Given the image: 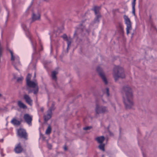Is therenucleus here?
Segmentation results:
<instances>
[{"mask_svg":"<svg viewBox=\"0 0 157 157\" xmlns=\"http://www.w3.org/2000/svg\"><path fill=\"white\" fill-rule=\"evenodd\" d=\"M123 100L126 109H130L133 105L132 94L131 89L128 86L123 87L121 90Z\"/></svg>","mask_w":157,"mask_h":157,"instance_id":"nucleus-1","label":"nucleus"},{"mask_svg":"<svg viewBox=\"0 0 157 157\" xmlns=\"http://www.w3.org/2000/svg\"><path fill=\"white\" fill-rule=\"evenodd\" d=\"M21 27L23 30L25 31L26 36L29 38L32 46L33 51V52L32 55V58L33 59V58L36 57V55L37 53V52L36 51V43L35 42L33 43L31 39V37L29 32V29L27 27L25 24V23L22 24Z\"/></svg>","mask_w":157,"mask_h":157,"instance_id":"nucleus-2","label":"nucleus"},{"mask_svg":"<svg viewBox=\"0 0 157 157\" xmlns=\"http://www.w3.org/2000/svg\"><path fill=\"white\" fill-rule=\"evenodd\" d=\"M113 74L115 81L119 78H123L125 77L123 68L119 66H115L114 68Z\"/></svg>","mask_w":157,"mask_h":157,"instance_id":"nucleus-3","label":"nucleus"},{"mask_svg":"<svg viewBox=\"0 0 157 157\" xmlns=\"http://www.w3.org/2000/svg\"><path fill=\"white\" fill-rule=\"evenodd\" d=\"M7 49L10 53L11 60L12 61V64L13 65L15 68L16 70H18L17 67V66H20L21 65L19 61V57L17 55L14 53L11 50L8 48H7Z\"/></svg>","mask_w":157,"mask_h":157,"instance_id":"nucleus-4","label":"nucleus"},{"mask_svg":"<svg viewBox=\"0 0 157 157\" xmlns=\"http://www.w3.org/2000/svg\"><path fill=\"white\" fill-rule=\"evenodd\" d=\"M95 111L96 114H104L108 112L107 107L103 106H100L97 104L95 108Z\"/></svg>","mask_w":157,"mask_h":157,"instance_id":"nucleus-5","label":"nucleus"},{"mask_svg":"<svg viewBox=\"0 0 157 157\" xmlns=\"http://www.w3.org/2000/svg\"><path fill=\"white\" fill-rule=\"evenodd\" d=\"M55 103L54 102H52L51 107L47 111V114L44 115V119L45 121H48L51 117L52 114V111L55 109Z\"/></svg>","mask_w":157,"mask_h":157,"instance_id":"nucleus-6","label":"nucleus"},{"mask_svg":"<svg viewBox=\"0 0 157 157\" xmlns=\"http://www.w3.org/2000/svg\"><path fill=\"white\" fill-rule=\"evenodd\" d=\"M26 84L27 86L29 87L35 88L33 91V93L34 94H36L38 93L39 88L37 82L30 81L27 82Z\"/></svg>","mask_w":157,"mask_h":157,"instance_id":"nucleus-7","label":"nucleus"},{"mask_svg":"<svg viewBox=\"0 0 157 157\" xmlns=\"http://www.w3.org/2000/svg\"><path fill=\"white\" fill-rule=\"evenodd\" d=\"M124 20L125 23L126 25V33L128 35L129 33V30L132 29L131 24L130 20L128 17L126 15H124Z\"/></svg>","mask_w":157,"mask_h":157,"instance_id":"nucleus-8","label":"nucleus"},{"mask_svg":"<svg viewBox=\"0 0 157 157\" xmlns=\"http://www.w3.org/2000/svg\"><path fill=\"white\" fill-rule=\"evenodd\" d=\"M97 71L105 83L107 84L108 82L102 69L99 67H98L97 68Z\"/></svg>","mask_w":157,"mask_h":157,"instance_id":"nucleus-9","label":"nucleus"},{"mask_svg":"<svg viewBox=\"0 0 157 157\" xmlns=\"http://www.w3.org/2000/svg\"><path fill=\"white\" fill-rule=\"evenodd\" d=\"M25 121L29 126L32 125V121L33 120L32 116L28 114H25L23 116Z\"/></svg>","mask_w":157,"mask_h":157,"instance_id":"nucleus-10","label":"nucleus"},{"mask_svg":"<svg viewBox=\"0 0 157 157\" xmlns=\"http://www.w3.org/2000/svg\"><path fill=\"white\" fill-rule=\"evenodd\" d=\"M100 9V7L98 6H94V9H93V10L94 11L95 14L96 15V18L94 20V22L97 23L99 21V18L101 17V16L99 14H98L99 13V10Z\"/></svg>","mask_w":157,"mask_h":157,"instance_id":"nucleus-11","label":"nucleus"},{"mask_svg":"<svg viewBox=\"0 0 157 157\" xmlns=\"http://www.w3.org/2000/svg\"><path fill=\"white\" fill-rule=\"evenodd\" d=\"M95 140L98 143L100 144V145L98 146L99 149L104 151H105V144L102 143L104 141L105 138H96Z\"/></svg>","mask_w":157,"mask_h":157,"instance_id":"nucleus-12","label":"nucleus"},{"mask_svg":"<svg viewBox=\"0 0 157 157\" xmlns=\"http://www.w3.org/2000/svg\"><path fill=\"white\" fill-rule=\"evenodd\" d=\"M17 135L20 137H27L28 135L26 130L22 128H20L17 130Z\"/></svg>","mask_w":157,"mask_h":157,"instance_id":"nucleus-13","label":"nucleus"},{"mask_svg":"<svg viewBox=\"0 0 157 157\" xmlns=\"http://www.w3.org/2000/svg\"><path fill=\"white\" fill-rule=\"evenodd\" d=\"M62 37L63 39L67 42V52H68L69 50V47L71 46V39L70 37L68 38L66 34H63Z\"/></svg>","mask_w":157,"mask_h":157,"instance_id":"nucleus-14","label":"nucleus"},{"mask_svg":"<svg viewBox=\"0 0 157 157\" xmlns=\"http://www.w3.org/2000/svg\"><path fill=\"white\" fill-rule=\"evenodd\" d=\"M117 31L121 35H123L124 33V28L123 26L121 23H119L116 26Z\"/></svg>","mask_w":157,"mask_h":157,"instance_id":"nucleus-15","label":"nucleus"},{"mask_svg":"<svg viewBox=\"0 0 157 157\" xmlns=\"http://www.w3.org/2000/svg\"><path fill=\"white\" fill-rule=\"evenodd\" d=\"M40 15L39 13L38 12L37 13H33L32 16V20L33 21L39 20L40 19Z\"/></svg>","mask_w":157,"mask_h":157,"instance_id":"nucleus-16","label":"nucleus"},{"mask_svg":"<svg viewBox=\"0 0 157 157\" xmlns=\"http://www.w3.org/2000/svg\"><path fill=\"white\" fill-rule=\"evenodd\" d=\"M11 123L14 125L19 126L20 125L21 121L16 119V117L13 118L11 121Z\"/></svg>","mask_w":157,"mask_h":157,"instance_id":"nucleus-17","label":"nucleus"},{"mask_svg":"<svg viewBox=\"0 0 157 157\" xmlns=\"http://www.w3.org/2000/svg\"><path fill=\"white\" fill-rule=\"evenodd\" d=\"M23 149L21 147L20 144L19 143L14 148L15 152L17 153H21Z\"/></svg>","mask_w":157,"mask_h":157,"instance_id":"nucleus-18","label":"nucleus"},{"mask_svg":"<svg viewBox=\"0 0 157 157\" xmlns=\"http://www.w3.org/2000/svg\"><path fill=\"white\" fill-rule=\"evenodd\" d=\"M24 98L25 101L29 105H31L32 102V100L31 99L29 96L27 94H25L24 95Z\"/></svg>","mask_w":157,"mask_h":157,"instance_id":"nucleus-19","label":"nucleus"},{"mask_svg":"<svg viewBox=\"0 0 157 157\" xmlns=\"http://www.w3.org/2000/svg\"><path fill=\"white\" fill-rule=\"evenodd\" d=\"M17 105L20 108L23 109H25L27 108L26 106L20 101H18Z\"/></svg>","mask_w":157,"mask_h":157,"instance_id":"nucleus-20","label":"nucleus"},{"mask_svg":"<svg viewBox=\"0 0 157 157\" xmlns=\"http://www.w3.org/2000/svg\"><path fill=\"white\" fill-rule=\"evenodd\" d=\"M136 0H133V1L132 3V13L135 16H136L135 13V6L136 4Z\"/></svg>","mask_w":157,"mask_h":157,"instance_id":"nucleus-21","label":"nucleus"},{"mask_svg":"<svg viewBox=\"0 0 157 157\" xmlns=\"http://www.w3.org/2000/svg\"><path fill=\"white\" fill-rule=\"evenodd\" d=\"M103 92L104 95L106 94L107 97L109 96V89L108 88H106L105 89H103Z\"/></svg>","mask_w":157,"mask_h":157,"instance_id":"nucleus-22","label":"nucleus"},{"mask_svg":"<svg viewBox=\"0 0 157 157\" xmlns=\"http://www.w3.org/2000/svg\"><path fill=\"white\" fill-rule=\"evenodd\" d=\"M57 74V72L56 71H53L52 72V79L55 80V81H56V75Z\"/></svg>","mask_w":157,"mask_h":157,"instance_id":"nucleus-23","label":"nucleus"},{"mask_svg":"<svg viewBox=\"0 0 157 157\" xmlns=\"http://www.w3.org/2000/svg\"><path fill=\"white\" fill-rule=\"evenodd\" d=\"M82 25L81 24L80 25L79 28H77V29H76V30L75 31V32L74 34V37H75V36H76L77 35H78V31L80 30V31H83V29H82V27H81L82 26Z\"/></svg>","mask_w":157,"mask_h":157,"instance_id":"nucleus-24","label":"nucleus"},{"mask_svg":"<svg viewBox=\"0 0 157 157\" xmlns=\"http://www.w3.org/2000/svg\"><path fill=\"white\" fill-rule=\"evenodd\" d=\"M51 128L50 127V126H49L48 127L47 129H46V134H49L51 132Z\"/></svg>","mask_w":157,"mask_h":157,"instance_id":"nucleus-25","label":"nucleus"},{"mask_svg":"<svg viewBox=\"0 0 157 157\" xmlns=\"http://www.w3.org/2000/svg\"><path fill=\"white\" fill-rule=\"evenodd\" d=\"M31 75L29 74H28L26 78V83L30 81V79Z\"/></svg>","mask_w":157,"mask_h":157,"instance_id":"nucleus-26","label":"nucleus"},{"mask_svg":"<svg viewBox=\"0 0 157 157\" xmlns=\"http://www.w3.org/2000/svg\"><path fill=\"white\" fill-rule=\"evenodd\" d=\"M29 66L30 67H31L32 69H33L35 70L36 69V65L34 63H33L32 62L30 63L29 65Z\"/></svg>","mask_w":157,"mask_h":157,"instance_id":"nucleus-27","label":"nucleus"},{"mask_svg":"<svg viewBox=\"0 0 157 157\" xmlns=\"http://www.w3.org/2000/svg\"><path fill=\"white\" fill-rule=\"evenodd\" d=\"M92 128V126H86V127H84L83 128V130H90Z\"/></svg>","mask_w":157,"mask_h":157,"instance_id":"nucleus-28","label":"nucleus"},{"mask_svg":"<svg viewBox=\"0 0 157 157\" xmlns=\"http://www.w3.org/2000/svg\"><path fill=\"white\" fill-rule=\"evenodd\" d=\"M155 29V31L157 32V29L155 27V26L153 24H151V30H154Z\"/></svg>","mask_w":157,"mask_h":157,"instance_id":"nucleus-29","label":"nucleus"},{"mask_svg":"<svg viewBox=\"0 0 157 157\" xmlns=\"http://www.w3.org/2000/svg\"><path fill=\"white\" fill-rule=\"evenodd\" d=\"M23 78L22 76H21L17 78V81L18 82H20L23 80Z\"/></svg>","mask_w":157,"mask_h":157,"instance_id":"nucleus-30","label":"nucleus"},{"mask_svg":"<svg viewBox=\"0 0 157 157\" xmlns=\"http://www.w3.org/2000/svg\"><path fill=\"white\" fill-rule=\"evenodd\" d=\"M33 0H32V1L31 2L30 4V5L29 6V7H28V8L27 9L26 11H27L28 10H29V9L30 8V7H31L32 5H33Z\"/></svg>","mask_w":157,"mask_h":157,"instance_id":"nucleus-31","label":"nucleus"},{"mask_svg":"<svg viewBox=\"0 0 157 157\" xmlns=\"http://www.w3.org/2000/svg\"><path fill=\"white\" fill-rule=\"evenodd\" d=\"M107 133L109 135V136H113V133L109 131H108L107 132Z\"/></svg>","mask_w":157,"mask_h":157,"instance_id":"nucleus-32","label":"nucleus"},{"mask_svg":"<svg viewBox=\"0 0 157 157\" xmlns=\"http://www.w3.org/2000/svg\"><path fill=\"white\" fill-rule=\"evenodd\" d=\"M47 146L49 149H51V148L52 145L51 144H48Z\"/></svg>","mask_w":157,"mask_h":157,"instance_id":"nucleus-33","label":"nucleus"},{"mask_svg":"<svg viewBox=\"0 0 157 157\" xmlns=\"http://www.w3.org/2000/svg\"><path fill=\"white\" fill-rule=\"evenodd\" d=\"M44 108L43 107H41L40 108V111L42 112H43V111H44Z\"/></svg>","mask_w":157,"mask_h":157,"instance_id":"nucleus-34","label":"nucleus"},{"mask_svg":"<svg viewBox=\"0 0 157 157\" xmlns=\"http://www.w3.org/2000/svg\"><path fill=\"white\" fill-rule=\"evenodd\" d=\"M63 148L65 151H66L67 150V148L66 146H64Z\"/></svg>","mask_w":157,"mask_h":157,"instance_id":"nucleus-35","label":"nucleus"},{"mask_svg":"<svg viewBox=\"0 0 157 157\" xmlns=\"http://www.w3.org/2000/svg\"><path fill=\"white\" fill-rule=\"evenodd\" d=\"M7 21V20H6L5 22V24L4 26V28H5L6 26V22Z\"/></svg>","mask_w":157,"mask_h":157,"instance_id":"nucleus-36","label":"nucleus"},{"mask_svg":"<svg viewBox=\"0 0 157 157\" xmlns=\"http://www.w3.org/2000/svg\"><path fill=\"white\" fill-rule=\"evenodd\" d=\"M32 92H33V91L32 90H29V91H28L29 93H30Z\"/></svg>","mask_w":157,"mask_h":157,"instance_id":"nucleus-37","label":"nucleus"},{"mask_svg":"<svg viewBox=\"0 0 157 157\" xmlns=\"http://www.w3.org/2000/svg\"><path fill=\"white\" fill-rule=\"evenodd\" d=\"M3 139H1L0 140V142H3Z\"/></svg>","mask_w":157,"mask_h":157,"instance_id":"nucleus-38","label":"nucleus"},{"mask_svg":"<svg viewBox=\"0 0 157 157\" xmlns=\"http://www.w3.org/2000/svg\"><path fill=\"white\" fill-rule=\"evenodd\" d=\"M101 137V138H102V137H105V136H98V137Z\"/></svg>","mask_w":157,"mask_h":157,"instance_id":"nucleus-39","label":"nucleus"},{"mask_svg":"<svg viewBox=\"0 0 157 157\" xmlns=\"http://www.w3.org/2000/svg\"><path fill=\"white\" fill-rule=\"evenodd\" d=\"M52 36L54 37H56V34H55V33H54L52 35Z\"/></svg>","mask_w":157,"mask_h":157,"instance_id":"nucleus-40","label":"nucleus"},{"mask_svg":"<svg viewBox=\"0 0 157 157\" xmlns=\"http://www.w3.org/2000/svg\"><path fill=\"white\" fill-rule=\"evenodd\" d=\"M112 106H113V107L114 108V109H115V105H112Z\"/></svg>","mask_w":157,"mask_h":157,"instance_id":"nucleus-41","label":"nucleus"},{"mask_svg":"<svg viewBox=\"0 0 157 157\" xmlns=\"http://www.w3.org/2000/svg\"><path fill=\"white\" fill-rule=\"evenodd\" d=\"M50 38L51 39L52 38V36L50 34Z\"/></svg>","mask_w":157,"mask_h":157,"instance_id":"nucleus-42","label":"nucleus"},{"mask_svg":"<svg viewBox=\"0 0 157 157\" xmlns=\"http://www.w3.org/2000/svg\"><path fill=\"white\" fill-rule=\"evenodd\" d=\"M34 76L35 77H36V73H35V72L34 73Z\"/></svg>","mask_w":157,"mask_h":157,"instance_id":"nucleus-43","label":"nucleus"},{"mask_svg":"<svg viewBox=\"0 0 157 157\" xmlns=\"http://www.w3.org/2000/svg\"><path fill=\"white\" fill-rule=\"evenodd\" d=\"M2 97V95L1 94H0V97Z\"/></svg>","mask_w":157,"mask_h":157,"instance_id":"nucleus-44","label":"nucleus"},{"mask_svg":"<svg viewBox=\"0 0 157 157\" xmlns=\"http://www.w3.org/2000/svg\"><path fill=\"white\" fill-rule=\"evenodd\" d=\"M47 105H48V106H49V103H48Z\"/></svg>","mask_w":157,"mask_h":157,"instance_id":"nucleus-45","label":"nucleus"},{"mask_svg":"<svg viewBox=\"0 0 157 157\" xmlns=\"http://www.w3.org/2000/svg\"><path fill=\"white\" fill-rule=\"evenodd\" d=\"M42 48H41V49L40 51H41V50H42Z\"/></svg>","mask_w":157,"mask_h":157,"instance_id":"nucleus-46","label":"nucleus"},{"mask_svg":"<svg viewBox=\"0 0 157 157\" xmlns=\"http://www.w3.org/2000/svg\"><path fill=\"white\" fill-rule=\"evenodd\" d=\"M55 86L56 87V86Z\"/></svg>","mask_w":157,"mask_h":157,"instance_id":"nucleus-47","label":"nucleus"}]
</instances>
